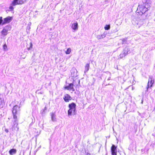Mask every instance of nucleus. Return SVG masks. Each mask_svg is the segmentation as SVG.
Masks as SVG:
<instances>
[{
    "label": "nucleus",
    "mask_w": 155,
    "mask_h": 155,
    "mask_svg": "<svg viewBox=\"0 0 155 155\" xmlns=\"http://www.w3.org/2000/svg\"><path fill=\"white\" fill-rule=\"evenodd\" d=\"M71 51V49L70 48H68L66 51L65 52V53L66 54H69L70 53Z\"/></svg>",
    "instance_id": "obj_21"
},
{
    "label": "nucleus",
    "mask_w": 155,
    "mask_h": 155,
    "mask_svg": "<svg viewBox=\"0 0 155 155\" xmlns=\"http://www.w3.org/2000/svg\"><path fill=\"white\" fill-rule=\"evenodd\" d=\"M19 4H20L19 0H14L11 5L13 6H15L16 5Z\"/></svg>",
    "instance_id": "obj_12"
},
{
    "label": "nucleus",
    "mask_w": 155,
    "mask_h": 155,
    "mask_svg": "<svg viewBox=\"0 0 155 155\" xmlns=\"http://www.w3.org/2000/svg\"><path fill=\"white\" fill-rule=\"evenodd\" d=\"M27 0H19L20 4H22L25 2Z\"/></svg>",
    "instance_id": "obj_20"
},
{
    "label": "nucleus",
    "mask_w": 155,
    "mask_h": 155,
    "mask_svg": "<svg viewBox=\"0 0 155 155\" xmlns=\"http://www.w3.org/2000/svg\"><path fill=\"white\" fill-rule=\"evenodd\" d=\"M106 37V35L105 34H103L102 35H98L97 36V38L98 39H101L104 38Z\"/></svg>",
    "instance_id": "obj_13"
},
{
    "label": "nucleus",
    "mask_w": 155,
    "mask_h": 155,
    "mask_svg": "<svg viewBox=\"0 0 155 155\" xmlns=\"http://www.w3.org/2000/svg\"><path fill=\"white\" fill-rule=\"evenodd\" d=\"M16 150L15 149H12L9 151V153L10 154L12 155L14 153H15L16 152Z\"/></svg>",
    "instance_id": "obj_16"
},
{
    "label": "nucleus",
    "mask_w": 155,
    "mask_h": 155,
    "mask_svg": "<svg viewBox=\"0 0 155 155\" xmlns=\"http://www.w3.org/2000/svg\"><path fill=\"white\" fill-rule=\"evenodd\" d=\"M117 147L115 146L114 145H112L111 148V152L112 155H117Z\"/></svg>",
    "instance_id": "obj_6"
},
{
    "label": "nucleus",
    "mask_w": 155,
    "mask_h": 155,
    "mask_svg": "<svg viewBox=\"0 0 155 155\" xmlns=\"http://www.w3.org/2000/svg\"><path fill=\"white\" fill-rule=\"evenodd\" d=\"M5 131L6 132L8 133V129H5Z\"/></svg>",
    "instance_id": "obj_28"
},
{
    "label": "nucleus",
    "mask_w": 155,
    "mask_h": 155,
    "mask_svg": "<svg viewBox=\"0 0 155 155\" xmlns=\"http://www.w3.org/2000/svg\"><path fill=\"white\" fill-rule=\"evenodd\" d=\"M4 104V100L3 98H0V106L1 107Z\"/></svg>",
    "instance_id": "obj_19"
},
{
    "label": "nucleus",
    "mask_w": 155,
    "mask_h": 155,
    "mask_svg": "<svg viewBox=\"0 0 155 155\" xmlns=\"http://www.w3.org/2000/svg\"><path fill=\"white\" fill-rule=\"evenodd\" d=\"M150 7V3H148L147 0L145 3L138 5L136 12L140 15H142L148 10V8Z\"/></svg>",
    "instance_id": "obj_2"
},
{
    "label": "nucleus",
    "mask_w": 155,
    "mask_h": 155,
    "mask_svg": "<svg viewBox=\"0 0 155 155\" xmlns=\"http://www.w3.org/2000/svg\"><path fill=\"white\" fill-rule=\"evenodd\" d=\"M51 120L53 121H55L56 120L55 115L54 113H52L51 114Z\"/></svg>",
    "instance_id": "obj_17"
},
{
    "label": "nucleus",
    "mask_w": 155,
    "mask_h": 155,
    "mask_svg": "<svg viewBox=\"0 0 155 155\" xmlns=\"http://www.w3.org/2000/svg\"><path fill=\"white\" fill-rule=\"evenodd\" d=\"M64 99L66 102H68L71 99V97L68 94H66L64 96Z\"/></svg>",
    "instance_id": "obj_9"
},
{
    "label": "nucleus",
    "mask_w": 155,
    "mask_h": 155,
    "mask_svg": "<svg viewBox=\"0 0 155 155\" xmlns=\"http://www.w3.org/2000/svg\"><path fill=\"white\" fill-rule=\"evenodd\" d=\"M7 47L6 44H4L3 46V48L5 50L7 48Z\"/></svg>",
    "instance_id": "obj_25"
},
{
    "label": "nucleus",
    "mask_w": 155,
    "mask_h": 155,
    "mask_svg": "<svg viewBox=\"0 0 155 155\" xmlns=\"http://www.w3.org/2000/svg\"><path fill=\"white\" fill-rule=\"evenodd\" d=\"M4 28L6 30L8 31L11 29V27L9 25H7Z\"/></svg>",
    "instance_id": "obj_18"
},
{
    "label": "nucleus",
    "mask_w": 155,
    "mask_h": 155,
    "mask_svg": "<svg viewBox=\"0 0 155 155\" xmlns=\"http://www.w3.org/2000/svg\"><path fill=\"white\" fill-rule=\"evenodd\" d=\"M13 5H11V6H10L9 7V9H10V10H13V7L12 6Z\"/></svg>",
    "instance_id": "obj_27"
},
{
    "label": "nucleus",
    "mask_w": 155,
    "mask_h": 155,
    "mask_svg": "<svg viewBox=\"0 0 155 155\" xmlns=\"http://www.w3.org/2000/svg\"><path fill=\"white\" fill-rule=\"evenodd\" d=\"M132 22L133 25L139 28L142 25H145L146 23V20L145 19L139 18H134Z\"/></svg>",
    "instance_id": "obj_3"
},
{
    "label": "nucleus",
    "mask_w": 155,
    "mask_h": 155,
    "mask_svg": "<svg viewBox=\"0 0 155 155\" xmlns=\"http://www.w3.org/2000/svg\"><path fill=\"white\" fill-rule=\"evenodd\" d=\"M154 81L153 79V77L152 76H150L148 79V82L146 87V90L145 91V93L147 92L149 88L152 87V85Z\"/></svg>",
    "instance_id": "obj_5"
},
{
    "label": "nucleus",
    "mask_w": 155,
    "mask_h": 155,
    "mask_svg": "<svg viewBox=\"0 0 155 155\" xmlns=\"http://www.w3.org/2000/svg\"><path fill=\"white\" fill-rule=\"evenodd\" d=\"M12 19V17L8 16L7 17L4 18L3 22V24H5L9 23Z\"/></svg>",
    "instance_id": "obj_7"
},
{
    "label": "nucleus",
    "mask_w": 155,
    "mask_h": 155,
    "mask_svg": "<svg viewBox=\"0 0 155 155\" xmlns=\"http://www.w3.org/2000/svg\"><path fill=\"white\" fill-rule=\"evenodd\" d=\"M2 17H0V25L1 24H2V25H3V21L2 20Z\"/></svg>",
    "instance_id": "obj_24"
},
{
    "label": "nucleus",
    "mask_w": 155,
    "mask_h": 155,
    "mask_svg": "<svg viewBox=\"0 0 155 155\" xmlns=\"http://www.w3.org/2000/svg\"><path fill=\"white\" fill-rule=\"evenodd\" d=\"M20 107L17 105H15L13 108L12 113L13 118L14 119L12 125V127L14 130H18V127L17 123V116L18 112L20 110Z\"/></svg>",
    "instance_id": "obj_1"
},
{
    "label": "nucleus",
    "mask_w": 155,
    "mask_h": 155,
    "mask_svg": "<svg viewBox=\"0 0 155 155\" xmlns=\"http://www.w3.org/2000/svg\"><path fill=\"white\" fill-rule=\"evenodd\" d=\"M71 28L74 30H77L78 29V23L77 22L72 24Z\"/></svg>",
    "instance_id": "obj_10"
},
{
    "label": "nucleus",
    "mask_w": 155,
    "mask_h": 155,
    "mask_svg": "<svg viewBox=\"0 0 155 155\" xmlns=\"http://www.w3.org/2000/svg\"><path fill=\"white\" fill-rule=\"evenodd\" d=\"M30 47L28 48V50H30V49L32 48V44L31 42L30 43Z\"/></svg>",
    "instance_id": "obj_26"
},
{
    "label": "nucleus",
    "mask_w": 155,
    "mask_h": 155,
    "mask_svg": "<svg viewBox=\"0 0 155 155\" xmlns=\"http://www.w3.org/2000/svg\"><path fill=\"white\" fill-rule=\"evenodd\" d=\"M118 31V30L116 29V31Z\"/></svg>",
    "instance_id": "obj_29"
},
{
    "label": "nucleus",
    "mask_w": 155,
    "mask_h": 155,
    "mask_svg": "<svg viewBox=\"0 0 155 155\" xmlns=\"http://www.w3.org/2000/svg\"><path fill=\"white\" fill-rule=\"evenodd\" d=\"M110 26L109 25H106L104 27V28L106 30H108L110 29Z\"/></svg>",
    "instance_id": "obj_22"
},
{
    "label": "nucleus",
    "mask_w": 155,
    "mask_h": 155,
    "mask_svg": "<svg viewBox=\"0 0 155 155\" xmlns=\"http://www.w3.org/2000/svg\"><path fill=\"white\" fill-rule=\"evenodd\" d=\"M123 53L126 55H127L129 53H130V49L128 47H126L124 49L123 51Z\"/></svg>",
    "instance_id": "obj_11"
},
{
    "label": "nucleus",
    "mask_w": 155,
    "mask_h": 155,
    "mask_svg": "<svg viewBox=\"0 0 155 155\" xmlns=\"http://www.w3.org/2000/svg\"><path fill=\"white\" fill-rule=\"evenodd\" d=\"M76 106L75 104L74 103H72L69 104L68 106L69 109L68 111V116L76 114Z\"/></svg>",
    "instance_id": "obj_4"
},
{
    "label": "nucleus",
    "mask_w": 155,
    "mask_h": 155,
    "mask_svg": "<svg viewBox=\"0 0 155 155\" xmlns=\"http://www.w3.org/2000/svg\"><path fill=\"white\" fill-rule=\"evenodd\" d=\"M89 64H87L85 65V69L84 70V72H87L89 69Z\"/></svg>",
    "instance_id": "obj_15"
},
{
    "label": "nucleus",
    "mask_w": 155,
    "mask_h": 155,
    "mask_svg": "<svg viewBox=\"0 0 155 155\" xmlns=\"http://www.w3.org/2000/svg\"><path fill=\"white\" fill-rule=\"evenodd\" d=\"M73 84L72 83H71L69 84V85L67 86H66L65 87V88L68 90H71L72 91H74V89L73 87Z\"/></svg>",
    "instance_id": "obj_8"
},
{
    "label": "nucleus",
    "mask_w": 155,
    "mask_h": 155,
    "mask_svg": "<svg viewBox=\"0 0 155 155\" xmlns=\"http://www.w3.org/2000/svg\"><path fill=\"white\" fill-rule=\"evenodd\" d=\"M8 31L5 29L3 28L1 32V34L2 35H3L5 36L7 34Z\"/></svg>",
    "instance_id": "obj_14"
},
{
    "label": "nucleus",
    "mask_w": 155,
    "mask_h": 155,
    "mask_svg": "<svg viewBox=\"0 0 155 155\" xmlns=\"http://www.w3.org/2000/svg\"><path fill=\"white\" fill-rule=\"evenodd\" d=\"M126 55L123 53V52H122V53L120 54L119 55L120 58H122L123 57L125 56Z\"/></svg>",
    "instance_id": "obj_23"
}]
</instances>
